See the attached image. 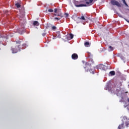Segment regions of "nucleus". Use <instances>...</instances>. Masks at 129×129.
Here are the masks:
<instances>
[{
	"mask_svg": "<svg viewBox=\"0 0 129 129\" xmlns=\"http://www.w3.org/2000/svg\"><path fill=\"white\" fill-rule=\"evenodd\" d=\"M51 27H52V25L51 24H47L46 25V26H45V28H46V29H50V28H51Z\"/></svg>",
	"mask_w": 129,
	"mask_h": 129,
	"instance_id": "11",
	"label": "nucleus"
},
{
	"mask_svg": "<svg viewBox=\"0 0 129 129\" xmlns=\"http://www.w3.org/2000/svg\"><path fill=\"white\" fill-rule=\"evenodd\" d=\"M26 20H24V22H23V24H26Z\"/></svg>",
	"mask_w": 129,
	"mask_h": 129,
	"instance_id": "30",
	"label": "nucleus"
},
{
	"mask_svg": "<svg viewBox=\"0 0 129 129\" xmlns=\"http://www.w3.org/2000/svg\"><path fill=\"white\" fill-rule=\"evenodd\" d=\"M54 13L55 14H54V16L61 17V18H63V15L61 13V9H57L56 8L54 9Z\"/></svg>",
	"mask_w": 129,
	"mask_h": 129,
	"instance_id": "5",
	"label": "nucleus"
},
{
	"mask_svg": "<svg viewBox=\"0 0 129 129\" xmlns=\"http://www.w3.org/2000/svg\"><path fill=\"white\" fill-rule=\"evenodd\" d=\"M86 2V5H90V6H91V4H92V2H93V0H85Z\"/></svg>",
	"mask_w": 129,
	"mask_h": 129,
	"instance_id": "10",
	"label": "nucleus"
},
{
	"mask_svg": "<svg viewBox=\"0 0 129 129\" xmlns=\"http://www.w3.org/2000/svg\"><path fill=\"white\" fill-rule=\"evenodd\" d=\"M109 74H110L111 76H113L115 75V72H114V71H112L109 72Z\"/></svg>",
	"mask_w": 129,
	"mask_h": 129,
	"instance_id": "14",
	"label": "nucleus"
},
{
	"mask_svg": "<svg viewBox=\"0 0 129 129\" xmlns=\"http://www.w3.org/2000/svg\"><path fill=\"white\" fill-rule=\"evenodd\" d=\"M22 46H26V44H23Z\"/></svg>",
	"mask_w": 129,
	"mask_h": 129,
	"instance_id": "31",
	"label": "nucleus"
},
{
	"mask_svg": "<svg viewBox=\"0 0 129 129\" xmlns=\"http://www.w3.org/2000/svg\"><path fill=\"white\" fill-rule=\"evenodd\" d=\"M48 12H49V13H53V12H54V10H53L52 9H49L48 10Z\"/></svg>",
	"mask_w": 129,
	"mask_h": 129,
	"instance_id": "22",
	"label": "nucleus"
},
{
	"mask_svg": "<svg viewBox=\"0 0 129 129\" xmlns=\"http://www.w3.org/2000/svg\"><path fill=\"white\" fill-rule=\"evenodd\" d=\"M84 4H86V1H81L80 2L78 1L75 2V6L77 8H80L82 7H87V5Z\"/></svg>",
	"mask_w": 129,
	"mask_h": 129,
	"instance_id": "2",
	"label": "nucleus"
},
{
	"mask_svg": "<svg viewBox=\"0 0 129 129\" xmlns=\"http://www.w3.org/2000/svg\"><path fill=\"white\" fill-rule=\"evenodd\" d=\"M120 86H121L122 85V84L121 83V82H119Z\"/></svg>",
	"mask_w": 129,
	"mask_h": 129,
	"instance_id": "26",
	"label": "nucleus"
},
{
	"mask_svg": "<svg viewBox=\"0 0 129 129\" xmlns=\"http://www.w3.org/2000/svg\"><path fill=\"white\" fill-rule=\"evenodd\" d=\"M15 6L17 7V8H21V5L19 4V3H16L15 4Z\"/></svg>",
	"mask_w": 129,
	"mask_h": 129,
	"instance_id": "18",
	"label": "nucleus"
},
{
	"mask_svg": "<svg viewBox=\"0 0 129 129\" xmlns=\"http://www.w3.org/2000/svg\"><path fill=\"white\" fill-rule=\"evenodd\" d=\"M21 23H22V20H21Z\"/></svg>",
	"mask_w": 129,
	"mask_h": 129,
	"instance_id": "32",
	"label": "nucleus"
},
{
	"mask_svg": "<svg viewBox=\"0 0 129 129\" xmlns=\"http://www.w3.org/2000/svg\"><path fill=\"white\" fill-rule=\"evenodd\" d=\"M95 1H97V0H95Z\"/></svg>",
	"mask_w": 129,
	"mask_h": 129,
	"instance_id": "33",
	"label": "nucleus"
},
{
	"mask_svg": "<svg viewBox=\"0 0 129 129\" xmlns=\"http://www.w3.org/2000/svg\"><path fill=\"white\" fill-rule=\"evenodd\" d=\"M78 21H77V23L78 24L79 23H80L81 21H86V19H85V17L84 16H82L81 17H77Z\"/></svg>",
	"mask_w": 129,
	"mask_h": 129,
	"instance_id": "7",
	"label": "nucleus"
},
{
	"mask_svg": "<svg viewBox=\"0 0 129 129\" xmlns=\"http://www.w3.org/2000/svg\"><path fill=\"white\" fill-rule=\"evenodd\" d=\"M109 51H113V47L111 46H109Z\"/></svg>",
	"mask_w": 129,
	"mask_h": 129,
	"instance_id": "21",
	"label": "nucleus"
},
{
	"mask_svg": "<svg viewBox=\"0 0 129 129\" xmlns=\"http://www.w3.org/2000/svg\"><path fill=\"white\" fill-rule=\"evenodd\" d=\"M21 49H23V47H22V45H18L15 47H12L11 48V51H12L13 54H15L16 53H18L19 51H21Z\"/></svg>",
	"mask_w": 129,
	"mask_h": 129,
	"instance_id": "3",
	"label": "nucleus"
},
{
	"mask_svg": "<svg viewBox=\"0 0 129 129\" xmlns=\"http://www.w3.org/2000/svg\"><path fill=\"white\" fill-rule=\"evenodd\" d=\"M123 4H125L126 2H125V0H122Z\"/></svg>",
	"mask_w": 129,
	"mask_h": 129,
	"instance_id": "29",
	"label": "nucleus"
},
{
	"mask_svg": "<svg viewBox=\"0 0 129 129\" xmlns=\"http://www.w3.org/2000/svg\"><path fill=\"white\" fill-rule=\"evenodd\" d=\"M105 66L103 64H99L97 66V69H100V70H105Z\"/></svg>",
	"mask_w": 129,
	"mask_h": 129,
	"instance_id": "8",
	"label": "nucleus"
},
{
	"mask_svg": "<svg viewBox=\"0 0 129 129\" xmlns=\"http://www.w3.org/2000/svg\"><path fill=\"white\" fill-rule=\"evenodd\" d=\"M123 124H124V122H123L121 123V124H120L118 127V129H121L122 128V127H123Z\"/></svg>",
	"mask_w": 129,
	"mask_h": 129,
	"instance_id": "13",
	"label": "nucleus"
},
{
	"mask_svg": "<svg viewBox=\"0 0 129 129\" xmlns=\"http://www.w3.org/2000/svg\"><path fill=\"white\" fill-rule=\"evenodd\" d=\"M40 23L37 21H35L33 22V26H39Z\"/></svg>",
	"mask_w": 129,
	"mask_h": 129,
	"instance_id": "12",
	"label": "nucleus"
},
{
	"mask_svg": "<svg viewBox=\"0 0 129 129\" xmlns=\"http://www.w3.org/2000/svg\"><path fill=\"white\" fill-rule=\"evenodd\" d=\"M125 124L126 127H128L129 121L128 120L125 121Z\"/></svg>",
	"mask_w": 129,
	"mask_h": 129,
	"instance_id": "16",
	"label": "nucleus"
},
{
	"mask_svg": "<svg viewBox=\"0 0 129 129\" xmlns=\"http://www.w3.org/2000/svg\"><path fill=\"white\" fill-rule=\"evenodd\" d=\"M72 59H73V60H77V59H78V54H77V53H73L72 55Z\"/></svg>",
	"mask_w": 129,
	"mask_h": 129,
	"instance_id": "9",
	"label": "nucleus"
},
{
	"mask_svg": "<svg viewBox=\"0 0 129 129\" xmlns=\"http://www.w3.org/2000/svg\"><path fill=\"white\" fill-rule=\"evenodd\" d=\"M85 47H89V46H90L89 43L87 41L85 43Z\"/></svg>",
	"mask_w": 129,
	"mask_h": 129,
	"instance_id": "17",
	"label": "nucleus"
},
{
	"mask_svg": "<svg viewBox=\"0 0 129 129\" xmlns=\"http://www.w3.org/2000/svg\"><path fill=\"white\" fill-rule=\"evenodd\" d=\"M124 4H125V6H126V7H128V5H127V4L126 3H124Z\"/></svg>",
	"mask_w": 129,
	"mask_h": 129,
	"instance_id": "27",
	"label": "nucleus"
},
{
	"mask_svg": "<svg viewBox=\"0 0 129 129\" xmlns=\"http://www.w3.org/2000/svg\"><path fill=\"white\" fill-rule=\"evenodd\" d=\"M110 3L112 6H116L117 7H121V5L119 3L115 0H112L110 2Z\"/></svg>",
	"mask_w": 129,
	"mask_h": 129,
	"instance_id": "6",
	"label": "nucleus"
},
{
	"mask_svg": "<svg viewBox=\"0 0 129 129\" xmlns=\"http://www.w3.org/2000/svg\"><path fill=\"white\" fill-rule=\"evenodd\" d=\"M111 90L112 91V92H113V93H114L115 94H116L117 96H123V95H124V93H123V91H121V89H120V88L118 87H115L113 88H111Z\"/></svg>",
	"mask_w": 129,
	"mask_h": 129,
	"instance_id": "1",
	"label": "nucleus"
},
{
	"mask_svg": "<svg viewBox=\"0 0 129 129\" xmlns=\"http://www.w3.org/2000/svg\"><path fill=\"white\" fill-rule=\"evenodd\" d=\"M59 18L58 17H55L54 18V20H57V21H59V20H61V19H62V17H61V16H59Z\"/></svg>",
	"mask_w": 129,
	"mask_h": 129,
	"instance_id": "20",
	"label": "nucleus"
},
{
	"mask_svg": "<svg viewBox=\"0 0 129 129\" xmlns=\"http://www.w3.org/2000/svg\"><path fill=\"white\" fill-rule=\"evenodd\" d=\"M125 20L126 22H127V23H129V20H127V19H125Z\"/></svg>",
	"mask_w": 129,
	"mask_h": 129,
	"instance_id": "28",
	"label": "nucleus"
},
{
	"mask_svg": "<svg viewBox=\"0 0 129 129\" xmlns=\"http://www.w3.org/2000/svg\"><path fill=\"white\" fill-rule=\"evenodd\" d=\"M70 39L71 40L74 38V35L72 33H70Z\"/></svg>",
	"mask_w": 129,
	"mask_h": 129,
	"instance_id": "19",
	"label": "nucleus"
},
{
	"mask_svg": "<svg viewBox=\"0 0 129 129\" xmlns=\"http://www.w3.org/2000/svg\"><path fill=\"white\" fill-rule=\"evenodd\" d=\"M86 67H84V69H85L86 72H90V73H92V74H94V70H88V67H90L91 66V62L90 61H88L87 62H86L85 63Z\"/></svg>",
	"mask_w": 129,
	"mask_h": 129,
	"instance_id": "4",
	"label": "nucleus"
},
{
	"mask_svg": "<svg viewBox=\"0 0 129 129\" xmlns=\"http://www.w3.org/2000/svg\"><path fill=\"white\" fill-rule=\"evenodd\" d=\"M42 35L43 36V37H45V36H46V33H42Z\"/></svg>",
	"mask_w": 129,
	"mask_h": 129,
	"instance_id": "25",
	"label": "nucleus"
},
{
	"mask_svg": "<svg viewBox=\"0 0 129 129\" xmlns=\"http://www.w3.org/2000/svg\"><path fill=\"white\" fill-rule=\"evenodd\" d=\"M51 30H52V31H56V30H57V27H56V26H52V25H51Z\"/></svg>",
	"mask_w": 129,
	"mask_h": 129,
	"instance_id": "15",
	"label": "nucleus"
},
{
	"mask_svg": "<svg viewBox=\"0 0 129 129\" xmlns=\"http://www.w3.org/2000/svg\"><path fill=\"white\" fill-rule=\"evenodd\" d=\"M64 15L65 16H66V18H68V16H69V14L68 13H65Z\"/></svg>",
	"mask_w": 129,
	"mask_h": 129,
	"instance_id": "24",
	"label": "nucleus"
},
{
	"mask_svg": "<svg viewBox=\"0 0 129 129\" xmlns=\"http://www.w3.org/2000/svg\"><path fill=\"white\" fill-rule=\"evenodd\" d=\"M21 43H22V41L20 40L16 41V43L17 44H21Z\"/></svg>",
	"mask_w": 129,
	"mask_h": 129,
	"instance_id": "23",
	"label": "nucleus"
}]
</instances>
